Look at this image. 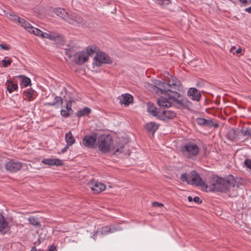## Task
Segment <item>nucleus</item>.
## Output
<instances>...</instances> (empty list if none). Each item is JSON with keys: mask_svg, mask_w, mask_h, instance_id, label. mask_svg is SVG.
I'll return each mask as SVG.
<instances>
[{"mask_svg": "<svg viewBox=\"0 0 251 251\" xmlns=\"http://www.w3.org/2000/svg\"><path fill=\"white\" fill-rule=\"evenodd\" d=\"M155 87L158 88L161 93L167 95L168 98L176 102L180 106H185L187 100L176 91L182 89L180 81L176 77L170 75L168 83L159 80H154Z\"/></svg>", "mask_w": 251, "mask_h": 251, "instance_id": "1", "label": "nucleus"}, {"mask_svg": "<svg viewBox=\"0 0 251 251\" xmlns=\"http://www.w3.org/2000/svg\"><path fill=\"white\" fill-rule=\"evenodd\" d=\"M118 142L113 141L111 136L101 135L98 141V146L99 150L103 153L111 152L115 154L117 152H122L124 146L118 144Z\"/></svg>", "mask_w": 251, "mask_h": 251, "instance_id": "2", "label": "nucleus"}, {"mask_svg": "<svg viewBox=\"0 0 251 251\" xmlns=\"http://www.w3.org/2000/svg\"><path fill=\"white\" fill-rule=\"evenodd\" d=\"M236 181L232 175H229L225 177H221V192L226 193L230 197H236L237 185Z\"/></svg>", "mask_w": 251, "mask_h": 251, "instance_id": "3", "label": "nucleus"}, {"mask_svg": "<svg viewBox=\"0 0 251 251\" xmlns=\"http://www.w3.org/2000/svg\"><path fill=\"white\" fill-rule=\"evenodd\" d=\"M98 47L95 45L89 46L81 51L77 52L75 55V61L78 65L83 64L88 61L89 56L97 52Z\"/></svg>", "mask_w": 251, "mask_h": 251, "instance_id": "4", "label": "nucleus"}, {"mask_svg": "<svg viewBox=\"0 0 251 251\" xmlns=\"http://www.w3.org/2000/svg\"><path fill=\"white\" fill-rule=\"evenodd\" d=\"M180 179L182 182H186L188 184L200 186L202 189L203 182L199 174L195 171H192L189 174H181Z\"/></svg>", "mask_w": 251, "mask_h": 251, "instance_id": "5", "label": "nucleus"}, {"mask_svg": "<svg viewBox=\"0 0 251 251\" xmlns=\"http://www.w3.org/2000/svg\"><path fill=\"white\" fill-rule=\"evenodd\" d=\"M202 190L205 191L218 192L220 190V177L213 176L206 184L203 182Z\"/></svg>", "mask_w": 251, "mask_h": 251, "instance_id": "6", "label": "nucleus"}, {"mask_svg": "<svg viewBox=\"0 0 251 251\" xmlns=\"http://www.w3.org/2000/svg\"><path fill=\"white\" fill-rule=\"evenodd\" d=\"M198 146L194 143H186L181 148V151L184 156L188 158H191L196 156L199 152Z\"/></svg>", "mask_w": 251, "mask_h": 251, "instance_id": "7", "label": "nucleus"}, {"mask_svg": "<svg viewBox=\"0 0 251 251\" xmlns=\"http://www.w3.org/2000/svg\"><path fill=\"white\" fill-rule=\"evenodd\" d=\"M33 34L42 38H47L50 40L53 41L56 44H58L60 42L63 41V37L60 34L44 32L38 28L34 29Z\"/></svg>", "mask_w": 251, "mask_h": 251, "instance_id": "8", "label": "nucleus"}, {"mask_svg": "<svg viewBox=\"0 0 251 251\" xmlns=\"http://www.w3.org/2000/svg\"><path fill=\"white\" fill-rule=\"evenodd\" d=\"M122 229V227L117 225H110L109 226H106L98 228L96 233L92 236V238L95 240L97 235L100 236L106 235Z\"/></svg>", "mask_w": 251, "mask_h": 251, "instance_id": "9", "label": "nucleus"}, {"mask_svg": "<svg viewBox=\"0 0 251 251\" xmlns=\"http://www.w3.org/2000/svg\"><path fill=\"white\" fill-rule=\"evenodd\" d=\"M98 48L96 56L93 59V64L97 67H100L102 64H109L112 62L109 56L104 52L99 51Z\"/></svg>", "mask_w": 251, "mask_h": 251, "instance_id": "10", "label": "nucleus"}, {"mask_svg": "<svg viewBox=\"0 0 251 251\" xmlns=\"http://www.w3.org/2000/svg\"><path fill=\"white\" fill-rule=\"evenodd\" d=\"M67 22L71 25L79 26L84 25L85 23L82 18L76 13L70 14L69 18L67 19Z\"/></svg>", "mask_w": 251, "mask_h": 251, "instance_id": "11", "label": "nucleus"}, {"mask_svg": "<svg viewBox=\"0 0 251 251\" xmlns=\"http://www.w3.org/2000/svg\"><path fill=\"white\" fill-rule=\"evenodd\" d=\"M97 136L95 134L86 135L82 139V143L84 146L90 148H94L96 146Z\"/></svg>", "mask_w": 251, "mask_h": 251, "instance_id": "12", "label": "nucleus"}, {"mask_svg": "<svg viewBox=\"0 0 251 251\" xmlns=\"http://www.w3.org/2000/svg\"><path fill=\"white\" fill-rule=\"evenodd\" d=\"M5 167L7 171L16 172L21 169L22 164L20 162L10 160L5 163Z\"/></svg>", "mask_w": 251, "mask_h": 251, "instance_id": "13", "label": "nucleus"}, {"mask_svg": "<svg viewBox=\"0 0 251 251\" xmlns=\"http://www.w3.org/2000/svg\"><path fill=\"white\" fill-rule=\"evenodd\" d=\"M89 185L91 190L96 194L101 192L106 188V186L103 183L96 180L91 181Z\"/></svg>", "mask_w": 251, "mask_h": 251, "instance_id": "14", "label": "nucleus"}, {"mask_svg": "<svg viewBox=\"0 0 251 251\" xmlns=\"http://www.w3.org/2000/svg\"><path fill=\"white\" fill-rule=\"evenodd\" d=\"M159 92L161 93L160 91H159ZM160 94L161 96L157 100V103L159 106L162 107H169L171 105V102H174L177 104L176 102L173 100L170 99L167 95H164L161 93H160Z\"/></svg>", "mask_w": 251, "mask_h": 251, "instance_id": "15", "label": "nucleus"}, {"mask_svg": "<svg viewBox=\"0 0 251 251\" xmlns=\"http://www.w3.org/2000/svg\"><path fill=\"white\" fill-rule=\"evenodd\" d=\"M176 113L170 110H161L158 119L163 121L172 119L176 117Z\"/></svg>", "mask_w": 251, "mask_h": 251, "instance_id": "16", "label": "nucleus"}, {"mask_svg": "<svg viewBox=\"0 0 251 251\" xmlns=\"http://www.w3.org/2000/svg\"><path fill=\"white\" fill-rule=\"evenodd\" d=\"M10 228V226L8 222L3 215L0 213V232L5 234L9 230Z\"/></svg>", "mask_w": 251, "mask_h": 251, "instance_id": "17", "label": "nucleus"}, {"mask_svg": "<svg viewBox=\"0 0 251 251\" xmlns=\"http://www.w3.org/2000/svg\"><path fill=\"white\" fill-rule=\"evenodd\" d=\"M42 162L45 165H48L49 166H59L63 164L62 161L58 158H46L43 159L42 160Z\"/></svg>", "mask_w": 251, "mask_h": 251, "instance_id": "18", "label": "nucleus"}, {"mask_svg": "<svg viewBox=\"0 0 251 251\" xmlns=\"http://www.w3.org/2000/svg\"><path fill=\"white\" fill-rule=\"evenodd\" d=\"M63 103V100L61 97L55 96L52 102L46 103L45 105L54 106L56 108H58L62 105Z\"/></svg>", "mask_w": 251, "mask_h": 251, "instance_id": "19", "label": "nucleus"}, {"mask_svg": "<svg viewBox=\"0 0 251 251\" xmlns=\"http://www.w3.org/2000/svg\"><path fill=\"white\" fill-rule=\"evenodd\" d=\"M18 24L30 33H33L34 29H37L36 28L31 25L28 22L23 18H21V19L20 20Z\"/></svg>", "mask_w": 251, "mask_h": 251, "instance_id": "20", "label": "nucleus"}, {"mask_svg": "<svg viewBox=\"0 0 251 251\" xmlns=\"http://www.w3.org/2000/svg\"><path fill=\"white\" fill-rule=\"evenodd\" d=\"M54 12L57 16L63 19L66 22H67V19L70 15L64 9L61 8H56L54 9Z\"/></svg>", "mask_w": 251, "mask_h": 251, "instance_id": "21", "label": "nucleus"}, {"mask_svg": "<svg viewBox=\"0 0 251 251\" xmlns=\"http://www.w3.org/2000/svg\"><path fill=\"white\" fill-rule=\"evenodd\" d=\"M120 102L126 105H128L133 100L132 96L128 94H123L119 98Z\"/></svg>", "mask_w": 251, "mask_h": 251, "instance_id": "22", "label": "nucleus"}, {"mask_svg": "<svg viewBox=\"0 0 251 251\" xmlns=\"http://www.w3.org/2000/svg\"><path fill=\"white\" fill-rule=\"evenodd\" d=\"M188 94L192 97V100L197 101H198L201 97L200 93L195 88H190L188 91Z\"/></svg>", "mask_w": 251, "mask_h": 251, "instance_id": "23", "label": "nucleus"}, {"mask_svg": "<svg viewBox=\"0 0 251 251\" xmlns=\"http://www.w3.org/2000/svg\"><path fill=\"white\" fill-rule=\"evenodd\" d=\"M148 111L151 114L158 118L161 110H158L153 103H149L148 105Z\"/></svg>", "mask_w": 251, "mask_h": 251, "instance_id": "24", "label": "nucleus"}, {"mask_svg": "<svg viewBox=\"0 0 251 251\" xmlns=\"http://www.w3.org/2000/svg\"><path fill=\"white\" fill-rule=\"evenodd\" d=\"M196 122L199 125L206 126H214L213 122L212 121L201 118H197Z\"/></svg>", "mask_w": 251, "mask_h": 251, "instance_id": "25", "label": "nucleus"}, {"mask_svg": "<svg viewBox=\"0 0 251 251\" xmlns=\"http://www.w3.org/2000/svg\"><path fill=\"white\" fill-rule=\"evenodd\" d=\"M159 126L156 123L151 122L147 124L145 127L148 131L154 133L158 129Z\"/></svg>", "mask_w": 251, "mask_h": 251, "instance_id": "26", "label": "nucleus"}, {"mask_svg": "<svg viewBox=\"0 0 251 251\" xmlns=\"http://www.w3.org/2000/svg\"><path fill=\"white\" fill-rule=\"evenodd\" d=\"M5 85L7 87V90L9 93H12L14 91L18 89V85L17 84L14 83L12 80H7Z\"/></svg>", "mask_w": 251, "mask_h": 251, "instance_id": "27", "label": "nucleus"}, {"mask_svg": "<svg viewBox=\"0 0 251 251\" xmlns=\"http://www.w3.org/2000/svg\"><path fill=\"white\" fill-rule=\"evenodd\" d=\"M65 141L68 145L72 146L75 143V139L72 132L70 131L66 133Z\"/></svg>", "mask_w": 251, "mask_h": 251, "instance_id": "28", "label": "nucleus"}, {"mask_svg": "<svg viewBox=\"0 0 251 251\" xmlns=\"http://www.w3.org/2000/svg\"><path fill=\"white\" fill-rule=\"evenodd\" d=\"M28 221L30 224L33 226H38L40 225V222L39 218L35 216H30L28 218Z\"/></svg>", "mask_w": 251, "mask_h": 251, "instance_id": "29", "label": "nucleus"}, {"mask_svg": "<svg viewBox=\"0 0 251 251\" xmlns=\"http://www.w3.org/2000/svg\"><path fill=\"white\" fill-rule=\"evenodd\" d=\"M35 94V91L32 90L31 89L29 90L28 89L26 91L24 92L25 96L28 99V100L31 101L33 100V95Z\"/></svg>", "mask_w": 251, "mask_h": 251, "instance_id": "30", "label": "nucleus"}, {"mask_svg": "<svg viewBox=\"0 0 251 251\" xmlns=\"http://www.w3.org/2000/svg\"><path fill=\"white\" fill-rule=\"evenodd\" d=\"M19 76L22 77L21 85H22L23 87H26L31 84V80L29 78L22 75Z\"/></svg>", "mask_w": 251, "mask_h": 251, "instance_id": "31", "label": "nucleus"}, {"mask_svg": "<svg viewBox=\"0 0 251 251\" xmlns=\"http://www.w3.org/2000/svg\"><path fill=\"white\" fill-rule=\"evenodd\" d=\"M91 112V109L89 108H84V109L78 111L77 113V115L79 117L83 116L89 114Z\"/></svg>", "mask_w": 251, "mask_h": 251, "instance_id": "32", "label": "nucleus"}, {"mask_svg": "<svg viewBox=\"0 0 251 251\" xmlns=\"http://www.w3.org/2000/svg\"><path fill=\"white\" fill-rule=\"evenodd\" d=\"M156 3L160 5L164 6L171 3V0H155Z\"/></svg>", "mask_w": 251, "mask_h": 251, "instance_id": "33", "label": "nucleus"}, {"mask_svg": "<svg viewBox=\"0 0 251 251\" xmlns=\"http://www.w3.org/2000/svg\"><path fill=\"white\" fill-rule=\"evenodd\" d=\"M153 84H154V81H153ZM144 86L149 90H151L152 88L153 87H154L155 88L157 89V92H159V91H160V90L158 88L155 87V84L152 85L151 84L149 83V82H146L144 83Z\"/></svg>", "mask_w": 251, "mask_h": 251, "instance_id": "34", "label": "nucleus"}, {"mask_svg": "<svg viewBox=\"0 0 251 251\" xmlns=\"http://www.w3.org/2000/svg\"><path fill=\"white\" fill-rule=\"evenodd\" d=\"M9 16H10V17H9V19H10L11 20H12V21H13L15 22L16 23H17V24H19V21H20V20H21V18H20L18 16L16 15H14V14L12 15V14H10Z\"/></svg>", "mask_w": 251, "mask_h": 251, "instance_id": "35", "label": "nucleus"}, {"mask_svg": "<svg viewBox=\"0 0 251 251\" xmlns=\"http://www.w3.org/2000/svg\"><path fill=\"white\" fill-rule=\"evenodd\" d=\"M73 114V112H70L67 109H62L61 110V115L64 117H68Z\"/></svg>", "mask_w": 251, "mask_h": 251, "instance_id": "36", "label": "nucleus"}, {"mask_svg": "<svg viewBox=\"0 0 251 251\" xmlns=\"http://www.w3.org/2000/svg\"><path fill=\"white\" fill-rule=\"evenodd\" d=\"M242 49L241 48H239L237 50H236V48L235 47H232L230 49V51L234 54H237V55L241 53L242 52Z\"/></svg>", "mask_w": 251, "mask_h": 251, "instance_id": "37", "label": "nucleus"}, {"mask_svg": "<svg viewBox=\"0 0 251 251\" xmlns=\"http://www.w3.org/2000/svg\"><path fill=\"white\" fill-rule=\"evenodd\" d=\"M2 66L4 67V68H6L8 66H9L11 62H12V60L11 59H3L2 61Z\"/></svg>", "mask_w": 251, "mask_h": 251, "instance_id": "38", "label": "nucleus"}, {"mask_svg": "<svg viewBox=\"0 0 251 251\" xmlns=\"http://www.w3.org/2000/svg\"><path fill=\"white\" fill-rule=\"evenodd\" d=\"M244 164L248 168L251 169V159H246L244 161Z\"/></svg>", "mask_w": 251, "mask_h": 251, "instance_id": "39", "label": "nucleus"}, {"mask_svg": "<svg viewBox=\"0 0 251 251\" xmlns=\"http://www.w3.org/2000/svg\"><path fill=\"white\" fill-rule=\"evenodd\" d=\"M72 102L71 101H68L66 104V109L70 111V112H73V111L72 109Z\"/></svg>", "mask_w": 251, "mask_h": 251, "instance_id": "40", "label": "nucleus"}, {"mask_svg": "<svg viewBox=\"0 0 251 251\" xmlns=\"http://www.w3.org/2000/svg\"><path fill=\"white\" fill-rule=\"evenodd\" d=\"M0 48L1 49L4 50H9V46L5 44H0Z\"/></svg>", "mask_w": 251, "mask_h": 251, "instance_id": "41", "label": "nucleus"}, {"mask_svg": "<svg viewBox=\"0 0 251 251\" xmlns=\"http://www.w3.org/2000/svg\"><path fill=\"white\" fill-rule=\"evenodd\" d=\"M193 201L197 203H201L202 202L201 200L198 197H195L193 198Z\"/></svg>", "mask_w": 251, "mask_h": 251, "instance_id": "42", "label": "nucleus"}, {"mask_svg": "<svg viewBox=\"0 0 251 251\" xmlns=\"http://www.w3.org/2000/svg\"><path fill=\"white\" fill-rule=\"evenodd\" d=\"M152 205L153 206H156V207H162L163 206V204L161 203H159L158 202H152Z\"/></svg>", "mask_w": 251, "mask_h": 251, "instance_id": "43", "label": "nucleus"}, {"mask_svg": "<svg viewBox=\"0 0 251 251\" xmlns=\"http://www.w3.org/2000/svg\"><path fill=\"white\" fill-rule=\"evenodd\" d=\"M70 146L69 145H68L67 144L66 145V146L63 148L61 150V152L62 153H64L65 152H66L68 150L69 147H70Z\"/></svg>", "mask_w": 251, "mask_h": 251, "instance_id": "44", "label": "nucleus"}, {"mask_svg": "<svg viewBox=\"0 0 251 251\" xmlns=\"http://www.w3.org/2000/svg\"><path fill=\"white\" fill-rule=\"evenodd\" d=\"M239 1L243 4H249L251 2V0H239Z\"/></svg>", "mask_w": 251, "mask_h": 251, "instance_id": "45", "label": "nucleus"}, {"mask_svg": "<svg viewBox=\"0 0 251 251\" xmlns=\"http://www.w3.org/2000/svg\"><path fill=\"white\" fill-rule=\"evenodd\" d=\"M65 54L69 57V58H71L72 56V54L71 52V51L70 50H65Z\"/></svg>", "mask_w": 251, "mask_h": 251, "instance_id": "46", "label": "nucleus"}, {"mask_svg": "<svg viewBox=\"0 0 251 251\" xmlns=\"http://www.w3.org/2000/svg\"><path fill=\"white\" fill-rule=\"evenodd\" d=\"M56 251V247L54 245H52L49 249V251Z\"/></svg>", "mask_w": 251, "mask_h": 251, "instance_id": "47", "label": "nucleus"}, {"mask_svg": "<svg viewBox=\"0 0 251 251\" xmlns=\"http://www.w3.org/2000/svg\"><path fill=\"white\" fill-rule=\"evenodd\" d=\"M245 11L251 14V6L245 9Z\"/></svg>", "mask_w": 251, "mask_h": 251, "instance_id": "48", "label": "nucleus"}, {"mask_svg": "<svg viewBox=\"0 0 251 251\" xmlns=\"http://www.w3.org/2000/svg\"><path fill=\"white\" fill-rule=\"evenodd\" d=\"M188 200L189 201H193V199L192 198V197H191V196H189V197H188Z\"/></svg>", "mask_w": 251, "mask_h": 251, "instance_id": "49", "label": "nucleus"}, {"mask_svg": "<svg viewBox=\"0 0 251 251\" xmlns=\"http://www.w3.org/2000/svg\"><path fill=\"white\" fill-rule=\"evenodd\" d=\"M31 251H36V248L35 247H33L31 250Z\"/></svg>", "mask_w": 251, "mask_h": 251, "instance_id": "50", "label": "nucleus"}]
</instances>
